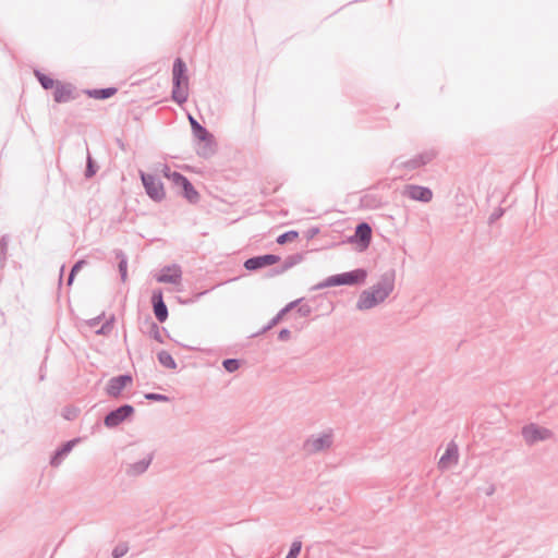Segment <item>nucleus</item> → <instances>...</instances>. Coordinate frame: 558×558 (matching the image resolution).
Here are the masks:
<instances>
[{
	"instance_id": "33",
	"label": "nucleus",
	"mask_w": 558,
	"mask_h": 558,
	"mask_svg": "<svg viewBox=\"0 0 558 558\" xmlns=\"http://www.w3.org/2000/svg\"><path fill=\"white\" fill-rule=\"evenodd\" d=\"M302 549V542L296 538L292 542L286 558H298Z\"/></svg>"
},
{
	"instance_id": "42",
	"label": "nucleus",
	"mask_w": 558,
	"mask_h": 558,
	"mask_svg": "<svg viewBox=\"0 0 558 558\" xmlns=\"http://www.w3.org/2000/svg\"><path fill=\"white\" fill-rule=\"evenodd\" d=\"M291 338V331L287 328H283L278 333V339L280 341H288Z\"/></svg>"
},
{
	"instance_id": "9",
	"label": "nucleus",
	"mask_w": 558,
	"mask_h": 558,
	"mask_svg": "<svg viewBox=\"0 0 558 558\" xmlns=\"http://www.w3.org/2000/svg\"><path fill=\"white\" fill-rule=\"evenodd\" d=\"M372 241V228L367 222H360L355 227L354 234L349 236V243H355L360 251L366 250Z\"/></svg>"
},
{
	"instance_id": "4",
	"label": "nucleus",
	"mask_w": 558,
	"mask_h": 558,
	"mask_svg": "<svg viewBox=\"0 0 558 558\" xmlns=\"http://www.w3.org/2000/svg\"><path fill=\"white\" fill-rule=\"evenodd\" d=\"M141 180L146 194L155 202H161L166 197L162 182L154 174L141 171Z\"/></svg>"
},
{
	"instance_id": "28",
	"label": "nucleus",
	"mask_w": 558,
	"mask_h": 558,
	"mask_svg": "<svg viewBox=\"0 0 558 558\" xmlns=\"http://www.w3.org/2000/svg\"><path fill=\"white\" fill-rule=\"evenodd\" d=\"M162 332H167V330L160 328L157 323L153 320L149 322L148 335L159 343H163Z\"/></svg>"
},
{
	"instance_id": "50",
	"label": "nucleus",
	"mask_w": 558,
	"mask_h": 558,
	"mask_svg": "<svg viewBox=\"0 0 558 558\" xmlns=\"http://www.w3.org/2000/svg\"><path fill=\"white\" fill-rule=\"evenodd\" d=\"M70 416H71V413H68V415L65 416L66 420H70Z\"/></svg>"
},
{
	"instance_id": "19",
	"label": "nucleus",
	"mask_w": 558,
	"mask_h": 558,
	"mask_svg": "<svg viewBox=\"0 0 558 558\" xmlns=\"http://www.w3.org/2000/svg\"><path fill=\"white\" fill-rule=\"evenodd\" d=\"M378 300H376V296L374 293L369 291V289L364 290L356 302V308L360 311L371 310L378 305Z\"/></svg>"
},
{
	"instance_id": "14",
	"label": "nucleus",
	"mask_w": 558,
	"mask_h": 558,
	"mask_svg": "<svg viewBox=\"0 0 558 558\" xmlns=\"http://www.w3.org/2000/svg\"><path fill=\"white\" fill-rule=\"evenodd\" d=\"M153 459L154 454L150 452L136 462L125 464V474L131 477H136L144 474L151 464Z\"/></svg>"
},
{
	"instance_id": "37",
	"label": "nucleus",
	"mask_w": 558,
	"mask_h": 558,
	"mask_svg": "<svg viewBox=\"0 0 558 558\" xmlns=\"http://www.w3.org/2000/svg\"><path fill=\"white\" fill-rule=\"evenodd\" d=\"M145 398L149 401H157V402L169 401V397H167L166 395L156 393V392H148L145 395Z\"/></svg>"
},
{
	"instance_id": "5",
	"label": "nucleus",
	"mask_w": 558,
	"mask_h": 558,
	"mask_svg": "<svg viewBox=\"0 0 558 558\" xmlns=\"http://www.w3.org/2000/svg\"><path fill=\"white\" fill-rule=\"evenodd\" d=\"M522 436L527 445H534L538 441H544L554 437V433L547 428L539 426L535 423H530L522 428Z\"/></svg>"
},
{
	"instance_id": "49",
	"label": "nucleus",
	"mask_w": 558,
	"mask_h": 558,
	"mask_svg": "<svg viewBox=\"0 0 558 558\" xmlns=\"http://www.w3.org/2000/svg\"><path fill=\"white\" fill-rule=\"evenodd\" d=\"M63 269H64V266H61V269H60V271H61L60 279L62 278Z\"/></svg>"
},
{
	"instance_id": "44",
	"label": "nucleus",
	"mask_w": 558,
	"mask_h": 558,
	"mask_svg": "<svg viewBox=\"0 0 558 558\" xmlns=\"http://www.w3.org/2000/svg\"><path fill=\"white\" fill-rule=\"evenodd\" d=\"M504 214L502 209H498L497 211L493 213L489 217V221L494 222L495 220L499 219Z\"/></svg>"
},
{
	"instance_id": "34",
	"label": "nucleus",
	"mask_w": 558,
	"mask_h": 558,
	"mask_svg": "<svg viewBox=\"0 0 558 558\" xmlns=\"http://www.w3.org/2000/svg\"><path fill=\"white\" fill-rule=\"evenodd\" d=\"M86 264L84 259L77 260L71 268V271L68 277V286H71L74 281L75 275L82 269V267Z\"/></svg>"
},
{
	"instance_id": "38",
	"label": "nucleus",
	"mask_w": 558,
	"mask_h": 558,
	"mask_svg": "<svg viewBox=\"0 0 558 558\" xmlns=\"http://www.w3.org/2000/svg\"><path fill=\"white\" fill-rule=\"evenodd\" d=\"M186 179L187 178L185 175H183L182 173H180L178 171H173V173H170L169 180H171L174 185L181 186Z\"/></svg>"
},
{
	"instance_id": "10",
	"label": "nucleus",
	"mask_w": 558,
	"mask_h": 558,
	"mask_svg": "<svg viewBox=\"0 0 558 558\" xmlns=\"http://www.w3.org/2000/svg\"><path fill=\"white\" fill-rule=\"evenodd\" d=\"M132 381L133 377L130 374L111 377L107 383L106 393L111 398H118L122 390Z\"/></svg>"
},
{
	"instance_id": "48",
	"label": "nucleus",
	"mask_w": 558,
	"mask_h": 558,
	"mask_svg": "<svg viewBox=\"0 0 558 558\" xmlns=\"http://www.w3.org/2000/svg\"><path fill=\"white\" fill-rule=\"evenodd\" d=\"M494 492H495V487H494V486H492V487L488 489L487 495H488V496H490V495H493V494H494Z\"/></svg>"
},
{
	"instance_id": "27",
	"label": "nucleus",
	"mask_w": 558,
	"mask_h": 558,
	"mask_svg": "<svg viewBox=\"0 0 558 558\" xmlns=\"http://www.w3.org/2000/svg\"><path fill=\"white\" fill-rule=\"evenodd\" d=\"M34 74H35L36 78L38 80V82L40 83V85H41V87L44 89L47 90V89H50V88H54V86L57 84V81H54L50 76L44 74L39 70H35Z\"/></svg>"
},
{
	"instance_id": "25",
	"label": "nucleus",
	"mask_w": 558,
	"mask_h": 558,
	"mask_svg": "<svg viewBox=\"0 0 558 558\" xmlns=\"http://www.w3.org/2000/svg\"><path fill=\"white\" fill-rule=\"evenodd\" d=\"M202 145L197 148V155L203 158H209L215 154L214 137L208 141H201Z\"/></svg>"
},
{
	"instance_id": "23",
	"label": "nucleus",
	"mask_w": 558,
	"mask_h": 558,
	"mask_svg": "<svg viewBox=\"0 0 558 558\" xmlns=\"http://www.w3.org/2000/svg\"><path fill=\"white\" fill-rule=\"evenodd\" d=\"M114 255L119 260L118 269L121 276V280L124 282L128 277V256L124 254L122 250H116Z\"/></svg>"
},
{
	"instance_id": "43",
	"label": "nucleus",
	"mask_w": 558,
	"mask_h": 558,
	"mask_svg": "<svg viewBox=\"0 0 558 558\" xmlns=\"http://www.w3.org/2000/svg\"><path fill=\"white\" fill-rule=\"evenodd\" d=\"M104 316H105V314L102 313L101 315H99V316H97V317H95V318L89 319V320L87 322V325H88L90 328H96V327L100 324V322H101V319L104 318Z\"/></svg>"
},
{
	"instance_id": "24",
	"label": "nucleus",
	"mask_w": 558,
	"mask_h": 558,
	"mask_svg": "<svg viewBox=\"0 0 558 558\" xmlns=\"http://www.w3.org/2000/svg\"><path fill=\"white\" fill-rule=\"evenodd\" d=\"M180 187H182L183 196L190 203H196L198 201L199 194L189 179H186Z\"/></svg>"
},
{
	"instance_id": "39",
	"label": "nucleus",
	"mask_w": 558,
	"mask_h": 558,
	"mask_svg": "<svg viewBox=\"0 0 558 558\" xmlns=\"http://www.w3.org/2000/svg\"><path fill=\"white\" fill-rule=\"evenodd\" d=\"M128 553V546L126 545H118L112 550V557L113 558H121Z\"/></svg>"
},
{
	"instance_id": "21",
	"label": "nucleus",
	"mask_w": 558,
	"mask_h": 558,
	"mask_svg": "<svg viewBox=\"0 0 558 558\" xmlns=\"http://www.w3.org/2000/svg\"><path fill=\"white\" fill-rule=\"evenodd\" d=\"M301 260L302 256L300 254L290 255L283 260L279 268L271 270L270 276L283 274L284 271L289 270L290 268L299 264Z\"/></svg>"
},
{
	"instance_id": "7",
	"label": "nucleus",
	"mask_w": 558,
	"mask_h": 558,
	"mask_svg": "<svg viewBox=\"0 0 558 558\" xmlns=\"http://www.w3.org/2000/svg\"><path fill=\"white\" fill-rule=\"evenodd\" d=\"M436 156H437V151L435 149L430 148V149H426V150L417 154L413 158H410L404 161H402L400 159H396L395 163L398 167H402L407 170H415V169H418V168L429 163Z\"/></svg>"
},
{
	"instance_id": "12",
	"label": "nucleus",
	"mask_w": 558,
	"mask_h": 558,
	"mask_svg": "<svg viewBox=\"0 0 558 558\" xmlns=\"http://www.w3.org/2000/svg\"><path fill=\"white\" fill-rule=\"evenodd\" d=\"M279 260L280 256L275 254L258 255L247 258L244 262V267L246 270L254 271L277 264Z\"/></svg>"
},
{
	"instance_id": "11",
	"label": "nucleus",
	"mask_w": 558,
	"mask_h": 558,
	"mask_svg": "<svg viewBox=\"0 0 558 558\" xmlns=\"http://www.w3.org/2000/svg\"><path fill=\"white\" fill-rule=\"evenodd\" d=\"M403 196L422 203H428L433 198V192L429 187L409 184L404 186Z\"/></svg>"
},
{
	"instance_id": "2",
	"label": "nucleus",
	"mask_w": 558,
	"mask_h": 558,
	"mask_svg": "<svg viewBox=\"0 0 558 558\" xmlns=\"http://www.w3.org/2000/svg\"><path fill=\"white\" fill-rule=\"evenodd\" d=\"M367 278V271L364 268H356L351 271L337 274L326 278L323 282L314 287L315 290L338 286H355L364 283Z\"/></svg>"
},
{
	"instance_id": "47",
	"label": "nucleus",
	"mask_w": 558,
	"mask_h": 558,
	"mask_svg": "<svg viewBox=\"0 0 558 558\" xmlns=\"http://www.w3.org/2000/svg\"><path fill=\"white\" fill-rule=\"evenodd\" d=\"M45 379V373L43 371V367L40 368V375H39V380H44Z\"/></svg>"
},
{
	"instance_id": "40",
	"label": "nucleus",
	"mask_w": 558,
	"mask_h": 558,
	"mask_svg": "<svg viewBox=\"0 0 558 558\" xmlns=\"http://www.w3.org/2000/svg\"><path fill=\"white\" fill-rule=\"evenodd\" d=\"M298 313L302 317H307L312 314V307L307 303H301L298 307Z\"/></svg>"
},
{
	"instance_id": "13",
	"label": "nucleus",
	"mask_w": 558,
	"mask_h": 558,
	"mask_svg": "<svg viewBox=\"0 0 558 558\" xmlns=\"http://www.w3.org/2000/svg\"><path fill=\"white\" fill-rule=\"evenodd\" d=\"M151 305L156 319L159 323H165L168 319L169 312L160 289L153 291Z\"/></svg>"
},
{
	"instance_id": "31",
	"label": "nucleus",
	"mask_w": 558,
	"mask_h": 558,
	"mask_svg": "<svg viewBox=\"0 0 558 558\" xmlns=\"http://www.w3.org/2000/svg\"><path fill=\"white\" fill-rule=\"evenodd\" d=\"M298 236H299L298 231L289 230V231L283 232L282 234H280L277 238L276 241H277L278 244L282 245V244H286L288 242H291V241L295 240Z\"/></svg>"
},
{
	"instance_id": "6",
	"label": "nucleus",
	"mask_w": 558,
	"mask_h": 558,
	"mask_svg": "<svg viewBox=\"0 0 558 558\" xmlns=\"http://www.w3.org/2000/svg\"><path fill=\"white\" fill-rule=\"evenodd\" d=\"M332 445V434L323 433L318 436H311L307 438L303 445V449L308 454L318 453L320 451L327 450Z\"/></svg>"
},
{
	"instance_id": "29",
	"label": "nucleus",
	"mask_w": 558,
	"mask_h": 558,
	"mask_svg": "<svg viewBox=\"0 0 558 558\" xmlns=\"http://www.w3.org/2000/svg\"><path fill=\"white\" fill-rule=\"evenodd\" d=\"M114 323V316L112 315L107 319L99 328L95 329V333L99 336H108L112 331Z\"/></svg>"
},
{
	"instance_id": "36",
	"label": "nucleus",
	"mask_w": 558,
	"mask_h": 558,
	"mask_svg": "<svg viewBox=\"0 0 558 558\" xmlns=\"http://www.w3.org/2000/svg\"><path fill=\"white\" fill-rule=\"evenodd\" d=\"M286 314H281V310L277 313L275 317L271 318V320L263 328L262 332H266L267 330H270L272 327H275L284 316Z\"/></svg>"
},
{
	"instance_id": "26",
	"label": "nucleus",
	"mask_w": 558,
	"mask_h": 558,
	"mask_svg": "<svg viewBox=\"0 0 558 558\" xmlns=\"http://www.w3.org/2000/svg\"><path fill=\"white\" fill-rule=\"evenodd\" d=\"M157 357H158L159 363L163 367L170 368V369L177 368V363L169 352L162 350L157 354Z\"/></svg>"
},
{
	"instance_id": "46",
	"label": "nucleus",
	"mask_w": 558,
	"mask_h": 558,
	"mask_svg": "<svg viewBox=\"0 0 558 558\" xmlns=\"http://www.w3.org/2000/svg\"><path fill=\"white\" fill-rule=\"evenodd\" d=\"M162 173L166 178L170 179V173H173V171H171V169L168 166H165L162 169Z\"/></svg>"
},
{
	"instance_id": "22",
	"label": "nucleus",
	"mask_w": 558,
	"mask_h": 558,
	"mask_svg": "<svg viewBox=\"0 0 558 558\" xmlns=\"http://www.w3.org/2000/svg\"><path fill=\"white\" fill-rule=\"evenodd\" d=\"M87 95L95 99H108L117 93L116 87L88 89Z\"/></svg>"
},
{
	"instance_id": "32",
	"label": "nucleus",
	"mask_w": 558,
	"mask_h": 558,
	"mask_svg": "<svg viewBox=\"0 0 558 558\" xmlns=\"http://www.w3.org/2000/svg\"><path fill=\"white\" fill-rule=\"evenodd\" d=\"M222 366L228 373H233L240 368L241 363L238 359H226L222 362Z\"/></svg>"
},
{
	"instance_id": "30",
	"label": "nucleus",
	"mask_w": 558,
	"mask_h": 558,
	"mask_svg": "<svg viewBox=\"0 0 558 558\" xmlns=\"http://www.w3.org/2000/svg\"><path fill=\"white\" fill-rule=\"evenodd\" d=\"M98 170V166L95 163L94 159L92 158L90 154H87L86 159V169H85V178L90 179L93 178Z\"/></svg>"
},
{
	"instance_id": "20",
	"label": "nucleus",
	"mask_w": 558,
	"mask_h": 558,
	"mask_svg": "<svg viewBox=\"0 0 558 558\" xmlns=\"http://www.w3.org/2000/svg\"><path fill=\"white\" fill-rule=\"evenodd\" d=\"M189 120L192 133L198 141H208L209 138H213V134L209 133L205 126L199 124L191 114L189 116Z\"/></svg>"
},
{
	"instance_id": "8",
	"label": "nucleus",
	"mask_w": 558,
	"mask_h": 558,
	"mask_svg": "<svg viewBox=\"0 0 558 558\" xmlns=\"http://www.w3.org/2000/svg\"><path fill=\"white\" fill-rule=\"evenodd\" d=\"M134 414V408L131 404H122L110 411L104 418V424L108 428H114Z\"/></svg>"
},
{
	"instance_id": "35",
	"label": "nucleus",
	"mask_w": 558,
	"mask_h": 558,
	"mask_svg": "<svg viewBox=\"0 0 558 558\" xmlns=\"http://www.w3.org/2000/svg\"><path fill=\"white\" fill-rule=\"evenodd\" d=\"M8 244H9V236L2 235L0 238V260H4L7 258Z\"/></svg>"
},
{
	"instance_id": "16",
	"label": "nucleus",
	"mask_w": 558,
	"mask_h": 558,
	"mask_svg": "<svg viewBox=\"0 0 558 558\" xmlns=\"http://www.w3.org/2000/svg\"><path fill=\"white\" fill-rule=\"evenodd\" d=\"M182 271L180 266L172 265L162 268L157 277L158 282L178 284L181 281Z\"/></svg>"
},
{
	"instance_id": "3",
	"label": "nucleus",
	"mask_w": 558,
	"mask_h": 558,
	"mask_svg": "<svg viewBox=\"0 0 558 558\" xmlns=\"http://www.w3.org/2000/svg\"><path fill=\"white\" fill-rule=\"evenodd\" d=\"M395 288V270L384 272L378 282L369 288V291L374 293L378 303H383L393 291Z\"/></svg>"
},
{
	"instance_id": "51",
	"label": "nucleus",
	"mask_w": 558,
	"mask_h": 558,
	"mask_svg": "<svg viewBox=\"0 0 558 558\" xmlns=\"http://www.w3.org/2000/svg\"><path fill=\"white\" fill-rule=\"evenodd\" d=\"M70 416H71V413H68V415L65 416L66 420H70Z\"/></svg>"
},
{
	"instance_id": "41",
	"label": "nucleus",
	"mask_w": 558,
	"mask_h": 558,
	"mask_svg": "<svg viewBox=\"0 0 558 558\" xmlns=\"http://www.w3.org/2000/svg\"><path fill=\"white\" fill-rule=\"evenodd\" d=\"M302 301H303V299H298L295 301L290 302L283 308H281V314H287L288 312H290L294 307H296V306L299 307L300 304L302 303Z\"/></svg>"
},
{
	"instance_id": "15",
	"label": "nucleus",
	"mask_w": 558,
	"mask_h": 558,
	"mask_svg": "<svg viewBox=\"0 0 558 558\" xmlns=\"http://www.w3.org/2000/svg\"><path fill=\"white\" fill-rule=\"evenodd\" d=\"M459 460V449L454 441H450L447 445L445 453L440 457L438 468L440 470H447L452 464H457Z\"/></svg>"
},
{
	"instance_id": "45",
	"label": "nucleus",
	"mask_w": 558,
	"mask_h": 558,
	"mask_svg": "<svg viewBox=\"0 0 558 558\" xmlns=\"http://www.w3.org/2000/svg\"><path fill=\"white\" fill-rule=\"evenodd\" d=\"M319 232V229L318 228H312L308 230V235L307 238L308 239H312L313 236H315L317 233Z\"/></svg>"
},
{
	"instance_id": "17",
	"label": "nucleus",
	"mask_w": 558,
	"mask_h": 558,
	"mask_svg": "<svg viewBox=\"0 0 558 558\" xmlns=\"http://www.w3.org/2000/svg\"><path fill=\"white\" fill-rule=\"evenodd\" d=\"M74 87L69 83H61L57 81L53 92V100L58 104L68 102L74 99Z\"/></svg>"
},
{
	"instance_id": "1",
	"label": "nucleus",
	"mask_w": 558,
	"mask_h": 558,
	"mask_svg": "<svg viewBox=\"0 0 558 558\" xmlns=\"http://www.w3.org/2000/svg\"><path fill=\"white\" fill-rule=\"evenodd\" d=\"M187 84L189 77L186 75V64L181 58H177L172 68V94L173 101L179 105L187 100Z\"/></svg>"
},
{
	"instance_id": "18",
	"label": "nucleus",
	"mask_w": 558,
	"mask_h": 558,
	"mask_svg": "<svg viewBox=\"0 0 558 558\" xmlns=\"http://www.w3.org/2000/svg\"><path fill=\"white\" fill-rule=\"evenodd\" d=\"M77 442V438L64 442L59 449L54 451L53 456L50 459V464L52 466H59L63 458L71 452V450Z\"/></svg>"
}]
</instances>
